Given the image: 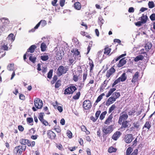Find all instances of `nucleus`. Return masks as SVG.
<instances>
[{
	"label": "nucleus",
	"instance_id": "f257e3e1",
	"mask_svg": "<svg viewBox=\"0 0 155 155\" xmlns=\"http://www.w3.org/2000/svg\"><path fill=\"white\" fill-rule=\"evenodd\" d=\"M71 56L73 57L74 59L80 60L81 58L80 52L77 48L73 49L71 50Z\"/></svg>",
	"mask_w": 155,
	"mask_h": 155
},
{
	"label": "nucleus",
	"instance_id": "f03ea898",
	"mask_svg": "<svg viewBox=\"0 0 155 155\" xmlns=\"http://www.w3.org/2000/svg\"><path fill=\"white\" fill-rule=\"evenodd\" d=\"M113 126L110 125V126H104L102 128V130L103 134V137H104V135L107 134H110L111 133L113 130Z\"/></svg>",
	"mask_w": 155,
	"mask_h": 155
},
{
	"label": "nucleus",
	"instance_id": "7ed1b4c3",
	"mask_svg": "<svg viewBox=\"0 0 155 155\" xmlns=\"http://www.w3.org/2000/svg\"><path fill=\"white\" fill-rule=\"evenodd\" d=\"M77 90V88L73 84H70L64 90V94L65 95L72 94Z\"/></svg>",
	"mask_w": 155,
	"mask_h": 155
},
{
	"label": "nucleus",
	"instance_id": "20e7f679",
	"mask_svg": "<svg viewBox=\"0 0 155 155\" xmlns=\"http://www.w3.org/2000/svg\"><path fill=\"white\" fill-rule=\"evenodd\" d=\"M68 66L64 67L63 66H60L58 69L57 74L58 76H61L63 74H65L68 70Z\"/></svg>",
	"mask_w": 155,
	"mask_h": 155
},
{
	"label": "nucleus",
	"instance_id": "39448f33",
	"mask_svg": "<svg viewBox=\"0 0 155 155\" xmlns=\"http://www.w3.org/2000/svg\"><path fill=\"white\" fill-rule=\"evenodd\" d=\"M26 146L19 145L15 147L13 150V152L16 153H18L21 155L23 151H25L26 149Z\"/></svg>",
	"mask_w": 155,
	"mask_h": 155
},
{
	"label": "nucleus",
	"instance_id": "423d86ee",
	"mask_svg": "<svg viewBox=\"0 0 155 155\" xmlns=\"http://www.w3.org/2000/svg\"><path fill=\"white\" fill-rule=\"evenodd\" d=\"M34 104L35 107L38 109H41L43 106V103L40 98H36L34 100Z\"/></svg>",
	"mask_w": 155,
	"mask_h": 155
},
{
	"label": "nucleus",
	"instance_id": "0eeeda50",
	"mask_svg": "<svg viewBox=\"0 0 155 155\" xmlns=\"http://www.w3.org/2000/svg\"><path fill=\"white\" fill-rule=\"evenodd\" d=\"M128 117V116L126 113L123 112L121 113L118 121V123L119 124L122 123V122L126 120L127 119Z\"/></svg>",
	"mask_w": 155,
	"mask_h": 155
},
{
	"label": "nucleus",
	"instance_id": "6e6552de",
	"mask_svg": "<svg viewBox=\"0 0 155 155\" xmlns=\"http://www.w3.org/2000/svg\"><path fill=\"white\" fill-rule=\"evenodd\" d=\"M92 107L91 101L88 100H85L83 103V107L86 110H88Z\"/></svg>",
	"mask_w": 155,
	"mask_h": 155
},
{
	"label": "nucleus",
	"instance_id": "1a4fd4ad",
	"mask_svg": "<svg viewBox=\"0 0 155 155\" xmlns=\"http://www.w3.org/2000/svg\"><path fill=\"white\" fill-rule=\"evenodd\" d=\"M134 139L132 134H127L125 135L124 138V141L127 143H130Z\"/></svg>",
	"mask_w": 155,
	"mask_h": 155
},
{
	"label": "nucleus",
	"instance_id": "9d476101",
	"mask_svg": "<svg viewBox=\"0 0 155 155\" xmlns=\"http://www.w3.org/2000/svg\"><path fill=\"white\" fill-rule=\"evenodd\" d=\"M116 70L113 67L107 70L106 73V76L107 78H109L110 77L113 75L115 73Z\"/></svg>",
	"mask_w": 155,
	"mask_h": 155
},
{
	"label": "nucleus",
	"instance_id": "9b49d317",
	"mask_svg": "<svg viewBox=\"0 0 155 155\" xmlns=\"http://www.w3.org/2000/svg\"><path fill=\"white\" fill-rule=\"evenodd\" d=\"M47 134L48 137L50 139H55L56 137V136L55 133L51 130H48Z\"/></svg>",
	"mask_w": 155,
	"mask_h": 155
},
{
	"label": "nucleus",
	"instance_id": "f8f14e48",
	"mask_svg": "<svg viewBox=\"0 0 155 155\" xmlns=\"http://www.w3.org/2000/svg\"><path fill=\"white\" fill-rule=\"evenodd\" d=\"M127 59L125 58H122L120 60L118 64H117V66L118 68H120L123 67L124 65L127 62Z\"/></svg>",
	"mask_w": 155,
	"mask_h": 155
},
{
	"label": "nucleus",
	"instance_id": "ddd939ff",
	"mask_svg": "<svg viewBox=\"0 0 155 155\" xmlns=\"http://www.w3.org/2000/svg\"><path fill=\"white\" fill-rule=\"evenodd\" d=\"M3 42H2L1 44V49L4 50V51H7L8 50V45L10 46V43H8L7 42L6 43L3 44Z\"/></svg>",
	"mask_w": 155,
	"mask_h": 155
},
{
	"label": "nucleus",
	"instance_id": "4468645a",
	"mask_svg": "<svg viewBox=\"0 0 155 155\" xmlns=\"http://www.w3.org/2000/svg\"><path fill=\"white\" fill-rule=\"evenodd\" d=\"M121 135V133L120 131H116L113 135L112 138L114 140H117Z\"/></svg>",
	"mask_w": 155,
	"mask_h": 155
},
{
	"label": "nucleus",
	"instance_id": "2eb2a0df",
	"mask_svg": "<svg viewBox=\"0 0 155 155\" xmlns=\"http://www.w3.org/2000/svg\"><path fill=\"white\" fill-rule=\"evenodd\" d=\"M139 72L137 71L135 72L133 76V78L131 80V82L133 83H135L137 82L139 76Z\"/></svg>",
	"mask_w": 155,
	"mask_h": 155
},
{
	"label": "nucleus",
	"instance_id": "dca6fc26",
	"mask_svg": "<svg viewBox=\"0 0 155 155\" xmlns=\"http://www.w3.org/2000/svg\"><path fill=\"white\" fill-rule=\"evenodd\" d=\"M129 121L128 120H125L124 121L122 122V123L119 124H121V128H126L130 127V125L129 124Z\"/></svg>",
	"mask_w": 155,
	"mask_h": 155
},
{
	"label": "nucleus",
	"instance_id": "f3484780",
	"mask_svg": "<svg viewBox=\"0 0 155 155\" xmlns=\"http://www.w3.org/2000/svg\"><path fill=\"white\" fill-rule=\"evenodd\" d=\"M88 75L87 72V71L84 72L83 75V83L80 84L79 87H83L84 85V82L87 79Z\"/></svg>",
	"mask_w": 155,
	"mask_h": 155
},
{
	"label": "nucleus",
	"instance_id": "a211bd4d",
	"mask_svg": "<svg viewBox=\"0 0 155 155\" xmlns=\"http://www.w3.org/2000/svg\"><path fill=\"white\" fill-rule=\"evenodd\" d=\"M36 48V46L35 45H31L28 49L26 51V53L30 52L31 53H33L35 49Z\"/></svg>",
	"mask_w": 155,
	"mask_h": 155
},
{
	"label": "nucleus",
	"instance_id": "6ab92c4d",
	"mask_svg": "<svg viewBox=\"0 0 155 155\" xmlns=\"http://www.w3.org/2000/svg\"><path fill=\"white\" fill-rule=\"evenodd\" d=\"M116 101L115 99L112 97H110L107 100L106 103V105L109 106L110 104L113 103Z\"/></svg>",
	"mask_w": 155,
	"mask_h": 155
},
{
	"label": "nucleus",
	"instance_id": "aec40b11",
	"mask_svg": "<svg viewBox=\"0 0 155 155\" xmlns=\"http://www.w3.org/2000/svg\"><path fill=\"white\" fill-rule=\"evenodd\" d=\"M113 118V116L112 114H111L109 115L107 119L105 121L104 123L105 124L109 125L110 123L112 122V120Z\"/></svg>",
	"mask_w": 155,
	"mask_h": 155
},
{
	"label": "nucleus",
	"instance_id": "412c9836",
	"mask_svg": "<svg viewBox=\"0 0 155 155\" xmlns=\"http://www.w3.org/2000/svg\"><path fill=\"white\" fill-rule=\"evenodd\" d=\"M81 4L78 2H76L74 4V7L75 9L77 10H80L81 9Z\"/></svg>",
	"mask_w": 155,
	"mask_h": 155
},
{
	"label": "nucleus",
	"instance_id": "4be33fe9",
	"mask_svg": "<svg viewBox=\"0 0 155 155\" xmlns=\"http://www.w3.org/2000/svg\"><path fill=\"white\" fill-rule=\"evenodd\" d=\"M78 72L80 73L78 75L77 74H75L73 76V80L75 82H77L78 81L79 78L81 75V74L82 72V71H78Z\"/></svg>",
	"mask_w": 155,
	"mask_h": 155
},
{
	"label": "nucleus",
	"instance_id": "5701e85b",
	"mask_svg": "<svg viewBox=\"0 0 155 155\" xmlns=\"http://www.w3.org/2000/svg\"><path fill=\"white\" fill-rule=\"evenodd\" d=\"M40 24H41L42 26H44L46 25L47 23L45 21L41 20L36 25L35 28H38Z\"/></svg>",
	"mask_w": 155,
	"mask_h": 155
},
{
	"label": "nucleus",
	"instance_id": "b1692460",
	"mask_svg": "<svg viewBox=\"0 0 155 155\" xmlns=\"http://www.w3.org/2000/svg\"><path fill=\"white\" fill-rule=\"evenodd\" d=\"M145 56V55L143 56L141 54L139 55L134 58V60L135 62H137L140 60H142L143 59L144 57Z\"/></svg>",
	"mask_w": 155,
	"mask_h": 155
},
{
	"label": "nucleus",
	"instance_id": "393cba45",
	"mask_svg": "<svg viewBox=\"0 0 155 155\" xmlns=\"http://www.w3.org/2000/svg\"><path fill=\"white\" fill-rule=\"evenodd\" d=\"M109 80L107 81L106 80H105L103 83L101 84V85L100 87V89L101 91V90H103L105 88V87L107 85V84L108 83Z\"/></svg>",
	"mask_w": 155,
	"mask_h": 155
},
{
	"label": "nucleus",
	"instance_id": "a878e982",
	"mask_svg": "<svg viewBox=\"0 0 155 155\" xmlns=\"http://www.w3.org/2000/svg\"><path fill=\"white\" fill-rule=\"evenodd\" d=\"M120 95L119 92H116L113 93L111 97L116 100V99L118 98Z\"/></svg>",
	"mask_w": 155,
	"mask_h": 155
},
{
	"label": "nucleus",
	"instance_id": "bb28decb",
	"mask_svg": "<svg viewBox=\"0 0 155 155\" xmlns=\"http://www.w3.org/2000/svg\"><path fill=\"white\" fill-rule=\"evenodd\" d=\"M73 58V57L71 56L69 59L68 61L70 65H73L74 64H75L76 62V60L74 59V58Z\"/></svg>",
	"mask_w": 155,
	"mask_h": 155
},
{
	"label": "nucleus",
	"instance_id": "cd10ccee",
	"mask_svg": "<svg viewBox=\"0 0 155 155\" xmlns=\"http://www.w3.org/2000/svg\"><path fill=\"white\" fill-rule=\"evenodd\" d=\"M29 59L32 63H35L36 62V57L35 56H33L32 54H30Z\"/></svg>",
	"mask_w": 155,
	"mask_h": 155
},
{
	"label": "nucleus",
	"instance_id": "c85d7f7f",
	"mask_svg": "<svg viewBox=\"0 0 155 155\" xmlns=\"http://www.w3.org/2000/svg\"><path fill=\"white\" fill-rule=\"evenodd\" d=\"M152 46V44L150 42H147L145 46V49L147 51H148L151 49Z\"/></svg>",
	"mask_w": 155,
	"mask_h": 155
},
{
	"label": "nucleus",
	"instance_id": "c756f323",
	"mask_svg": "<svg viewBox=\"0 0 155 155\" xmlns=\"http://www.w3.org/2000/svg\"><path fill=\"white\" fill-rule=\"evenodd\" d=\"M147 19L148 17L146 15L143 14L141 17V21L142 22V23H145L146 22Z\"/></svg>",
	"mask_w": 155,
	"mask_h": 155
},
{
	"label": "nucleus",
	"instance_id": "7c9ffc66",
	"mask_svg": "<svg viewBox=\"0 0 155 155\" xmlns=\"http://www.w3.org/2000/svg\"><path fill=\"white\" fill-rule=\"evenodd\" d=\"M116 89L114 88H111L109 91L108 93L106 95V97H109L110 96L111 94L113 93V92L116 91Z\"/></svg>",
	"mask_w": 155,
	"mask_h": 155
},
{
	"label": "nucleus",
	"instance_id": "2f4dec72",
	"mask_svg": "<svg viewBox=\"0 0 155 155\" xmlns=\"http://www.w3.org/2000/svg\"><path fill=\"white\" fill-rule=\"evenodd\" d=\"M119 78L121 82L125 81L127 78V76L126 75L125 73H123Z\"/></svg>",
	"mask_w": 155,
	"mask_h": 155
},
{
	"label": "nucleus",
	"instance_id": "473e14b6",
	"mask_svg": "<svg viewBox=\"0 0 155 155\" xmlns=\"http://www.w3.org/2000/svg\"><path fill=\"white\" fill-rule=\"evenodd\" d=\"M40 48L42 51H45L47 48L45 43L44 42L42 43L41 45Z\"/></svg>",
	"mask_w": 155,
	"mask_h": 155
},
{
	"label": "nucleus",
	"instance_id": "72a5a7b5",
	"mask_svg": "<svg viewBox=\"0 0 155 155\" xmlns=\"http://www.w3.org/2000/svg\"><path fill=\"white\" fill-rule=\"evenodd\" d=\"M151 127V123L150 121H147L144 125L143 128L144 127L147 128L149 130Z\"/></svg>",
	"mask_w": 155,
	"mask_h": 155
},
{
	"label": "nucleus",
	"instance_id": "f704fd0d",
	"mask_svg": "<svg viewBox=\"0 0 155 155\" xmlns=\"http://www.w3.org/2000/svg\"><path fill=\"white\" fill-rule=\"evenodd\" d=\"M28 141V140L24 139H21L19 140V142L23 146H26V142Z\"/></svg>",
	"mask_w": 155,
	"mask_h": 155
},
{
	"label": "nucleus",
	"instance_id": "c9c22d12",
	"mask_svg": "<svg viewBox=\"0 0 155 155\" xmlns=\"http://www.w3.org/2000/svg\"><path fill=\"white\" fill-rule=\"evenodd\" d=\"M111 50V48H109L107 46L104 48V54L107 55H108L110 53Z\"/></svg>",
	"mask_w": 155,
	"mask_h": 155
},
{
	"label": "nucleus",
	"instance_id": "e433bc0d",
	"mask_svg": "<svg viewBox=\"0 0 155 155\" xmlns=\"http://www.w3.org/2000/svg\"><path fill=\"white\" fill-rule=\"evenodd\" d=\"M89 65L90 66V72H91L92 71L93 68L94 66V64L93 63V62L92 61L89 59Z\"/></svg>",
	"mask_w": 155,
	"mask_h": 155
},
{
	"label": "nucleus",
	"instance_id": "4c0bfd02",
	"mask_svg": "<svg viewBox=\"0 0 155 155\" xmlns=\"http://www.w3.org/2000/svg\"><path fill=\"white\" fill-rule=\"evenodd\" d=\"M35 143L34 141H32L31 142L30 141L28 140V141L26 142V144L28 147H32L35 145Z\"/></svg>",
	"mask_w": 155,
	"mask_h": 155
},
{
	"label": "nucleus",
	"instance_id": "58836bf2",
	"mask_svg": "<svg viewBox=\"0 0 155 155\" xmlns=\"http://www.w3.org/2000/svg\"><path fill=\"white\" fill-rule=\"evenodd\" d=\"M61 81L58 80L55 83V87L56 88H58L61 85Z\"/></svg>",
	"mask_w": 155,
	"mask_h": 155
},
{
	"label": "nucleus",
	"instance_id": "ea45409f",
	"mask_svg": "<svg viewBox=\"0 0 155 155\" xmlns=\"http://www.w3.org/2000/svg\"><path fill=\"white\" fill-rule=\"evenodd\" d=\"M108 150V152L109 153H112L113 152H116L117 150V149L112 147H111L109 148Z\"/></svg>",
	"mask_w": 155,
	"mask_h": 155
},
{
	"label": "nucleus",
	"instance_id": "a19ab883",
	"mask_svg": "<svg viewBox=\"0 0 155 155\" xmlns=\"http://www.w3.org/2000/svg\"><path fill=\"white\" fill-rule=\"evenodd\" d=\"M133 150V148L131 147H129L126 150V155H130Z\"/></svg>",
	"mask_w": 155,
	"mask_h": 155
},
{
	"label": "nucleus",
	"instance_id": "79ce46f5",
	"mask_svg": "<svg viewBox=\"0 0 155 155\" xmlns=\"http://www.w3.org/2000/svg\"><path fill=\"white\" fill-rule=\"evenodd\" d=\"M105 95V94L104 93H103L101 94L97 98V99L96 101V103H98L102 99L103 97Z\"/></svg>",
	"mask_w": 155,
	"mask_h": 155
},
{
	"label": "nucleus",
	"instance_id": "37998d69",
	"mask_svg": "<svg viewBox=\"0 0 155 155\" xmlns=\"http://www.w3.org/2000/svg\"><path fill=\"white\" fill-rule=\"evenodd\" d=\"M41 59L43 61H46L49 59V57L48 55H41L40 57Z\"/></svg>",
	"mask_w": 155,
	"mask_h": 155
},
{
	"label": "nucleus",
	"instance_id": "c03bdc74",
	"mask_svg": "<svg viewBox=\"0 0 155 155\" xmlns=\"http://www.w3.org/2000/svg\"><path fill=\"white\" fill-rule=\"evenodd\" d=\"M80 95V91L76 93V94L73 97V99L74 100H78L79 98Z\"/></svg>",
	"mask_w": 155,
	"mask_h": 155
},
{
	"label": "nucleus",
	"instance_id": "a18cd8bd",
	"mask_svg": "<svg viewBox=\"0 0 155 155\" xmlns=\"http://www.w3.org/2000/svg\"><path fill=\"white\" fill-rule=\"evenodd\" d=\"M14 64H10L8 65L7 67V69L9 71H12L13 70Z\"/></svg>",
	"mask_w": 155,
	"mask_h": 155
},
{
	"label": "nucleus",
	"instance_id": "49530a36",
	"mask_svg": "<svg viewBox=\"0 0 155 155\" xmlns=\"http://www.w3.org/2000/svg\"><path fill=\"white\" fill-rule=\"evenodd\" d=\"M58 79V77L56 75H54L53 78L51 82V83L52 84H54L56 81Z\"/></svg>",
	"mask_w": 155,
	"mask_h": 155
},
{
	"label": "nucleus",
	"instance_id": "de8ad7c7",
	"mask_svg": "<svg viewBox=\"0 0 155 155\" xmlns=\"http://www.w3.org/2000/svg\"><path fill=\"white\" fill-rule=\"evenodd\" d=\"M7 39L8 41L10 40L11 41H14V35L12 33L10 34L7 38Z\"/></svg>",
	"mask_w": 155,
	"mask_h": 155
},
{
	"label": "nucleus",
	"instance_id": "09e8293b",
	"mask_svg": "<svg viewBox=\"0 0 155 155\" xmlns=\"http://www.w3.org/2000/svg\"><path fill=\"white\" fill-rule=\"evenodd\" d=\"M1 20L3 23H4V24L5 25H6V24H8L9 23V21H8V19L5 18H1Z\"/></svg>",
	"mask_w": 155,
	"mask_h": 155
},
{
	"label": "nucleus",
	"instance_id": "8fccbe9b",
	"mask_svg": "<svg viewBox=\"0 0 155 155\" xmlns=\"http://www.w3.org/2000/svg\"><path fill=\"white\" fill-rule=\"evenodd\" d=\"M44 115V113H41L39 114L38 118L41 121H43V120L44 119L43 118Z\"/></svg>",
	"mask_w": 155,
	"mask_h": 155
},
{
	"label": "nucleus",
	"instance_id": "3c124183",
	"mask_svg": "<svg viewBox=\"0 0 155 155\" xmlns=\"http://www.w3.org/2000/svg\"><path fill=\"white\" fill-rule=\"evenodd\" d=\"M107 112L106 111H104L101 114L100 116V119L101 120H103L105 116V115H106V114H107Z\"/></svg>",
	"mask_w": 155,
	"mask_h": 155
},
{
	"label": "nucleus",
	"instance_id": "603ef678",
	"mask_svg": "<svg viewBox=\"0 0 155 155\" xmlns=\"http://www.w3.org/2000/svg\"><path fill=\"white\" fill-rule=\"evenodd\" d=\"M53 70L52 69L50 70L48 74L47 77L49 79H51L52 75Z\"/></svg>",
	"mask_w": 155,
	"mask_h": 155
},
{
	"label": "nucleus",
	"instance_id": "864d4df0",
	"mask_svg": "<svg viewBox=\"0 0 155 155\" xmlns=\"http://www.w3.org/2000/svg\"><path fill=\"white\" fill-rule=\"evenodd\" d=\"M116 107L114 104L112 105L109 109L108 111L109 113H111L116 108Z\"/></svg>",
	"mask_w": 155,
	"mask_h": 155
},
{
	"label": "nucleus",
	"instance_id": "5fc2aeb1",
	"mask_svg": "<svg viewBox=\"0 0 155 155\" xmlns=\"http://www.w3.org/2000/svg\"><path fill=\"white\" fill-rule=\"evenodd\" d=\"M148 4L149 8H153L155 6L154 2L153 1L149 2Z\"/></svg>",
	"mask_w": 155,
	"mask_h": 155
},
{
	"label": "nucleus",
	"instance_id": "6e6d98bb",
	"mask_svg": "<svg viewBox=\"0 0 155 155\" xmlns=\"http://www.w3.org/2000/svg\"><path fill=\"white\" fill-rule=\"evenodd\" d=\"M136 111L135 109H132L128 113V114L129 116H132L134 115V114L135 113Z\"/></svg>",
	"mask_w": 155,
	"mask_h": 155
},
{
	"label": "nucleus",
	"instance_id": "4d7b16f0",
	"mask_svg": "<svg viewBox=\"0 0 155 155\" xmlns=\"http://www.w3.org/2000/svg\"><path fill=\"white\" fill-rule=\"evenodd\" d=\"M134 128H138L140 126L139 123L138 122H134L133 124Z\"/></svg>",
	"mask_w": 155,
	"mask_h": 155
},
{
	"label": "nucleus",
	"instance_id": "13d9d810",
	"mask_svg": "<svg viewBox=\"0 0 155 155\" xmlns=\"http://www.w3.org/2000/svg\"><path fill=\"white\" fill-rule=\"evenodd\" d=\"M67 134L69 138H71L72 136V134L71 132L69 130L67 131Z\"/></svg>",
	"mask_w": 155,
	"mask_h": 155
},
{
	"label": "nucleus",
	"instance_id": "bf43d9fd",
	"mask_svg": "<svg viewBox=\"0 0 155 155\" xmlns=\"http://www.w3.org/2000/svg\"><path fill=\"white\" fill-rule=\"evenodd\" d=\"M120 81L119 78H118L112 84V87H113L116 84L119 83Z\"/></svg>",
	"mask_w": 155,
	"mask_h": 155
},
{
	"label": "nucleus",
	"instance_id": "052dcab7",
	"mask_svg": "<svg viewBox=\"0 0 155 155\" xmlns=\"http://www.w3.org/2000/svg\"><path fill=\"white\" fill-rule=\"evenodd\" d=\"M138 137H137L135 140L133 142V146H136L137 143L139 142V140H138Z\"/></svg>",
	"mask_w": 155,
	"mask_h": 155
},
{
	"label": "nucleus",
	"instance_id": "680f3d73",
	"mask_svg": "<svg viewBox=\"0 0 155 155\" xmlns=\"http://www.w3.org/2000/svg\"><path fill=\"white\" fill-rule=\"evenodd\" d=\"M56 55L58 56V59H61L62 58V55L60 51H58L56 53Z\"/></svg>",
	"mask_w": 155,
	"mask_h": 155
},
{
	"label": "nucleus",
	"instance_id": "e2e57ef3",
	"mask_svg": "<svg viewBox=\"0 0 155 155\" xmlns=\"http://www.w3.org/2000/svg\"><path fill=\"white\" fill-rule=\"evenodd\" d=\"M27 122L28 123L30 124L33 122V119L32 117H27L26 119Z\"/></svg>",
	"mask_w": 155,
	"mask_h": 155
},
{
	"label": "nucleus",
	"instance_id": "0e129e2a",
	"mask_svg": "<svg viewBox=\"0 0 155 155\" xmlns=\"http://www.w3.org/2000/svg\"><path fill=\"white\" fill-rule=\"evenodd\" d=\"M54 130L57 133H60L61 131V128L59 127H54Z\"/></svg>",
	"mask_w": 155,
	"mask_h": 155
},
{
	"label": "nucleus",
	"instance_id": "69168bd1",
	"mask_svg": "<svg viewBox=\"0 0 155 155\" xmlns=\"http://www.w3.org/2000/svg\"><path fill=\"white\" fill-rule=\"evenodd\" d=\"M150 20L152 21L155 20V14L154 13L150 15Z\"/></svg>",
	"mask_w": 155,
	"mask_h": 155
},
{
	"label": "nucleus",
	"instance_id": "338daca9",
	"mask_svg": "<svg viewBox=\"0 0 155 155\" xmlns=\"http://www.w3.org/2000/svg\"><path fill=\"white\" fill-rule=\"evenodd\" d=\"M65 0H60V5L61 7H63L65 4Z\"/></svg>",
	"mask_w": 155,
	"mask_h": 155
},
{
	"label": "nucleus",
	"instance_id": "774afa93",
	"mask_svg": "<svg viewBox=\"0 0 155 155\" xmlns=\"http://www.w3.org/2000/svg\"><path fill=\"white\" fill-rule=\"evenodd\" d=\"M138 154V150L137 149L134 150L130 155H137Z\"/></svg>",
	"mask_w": 155,
	"mask_h": 155
}]
</instances>
